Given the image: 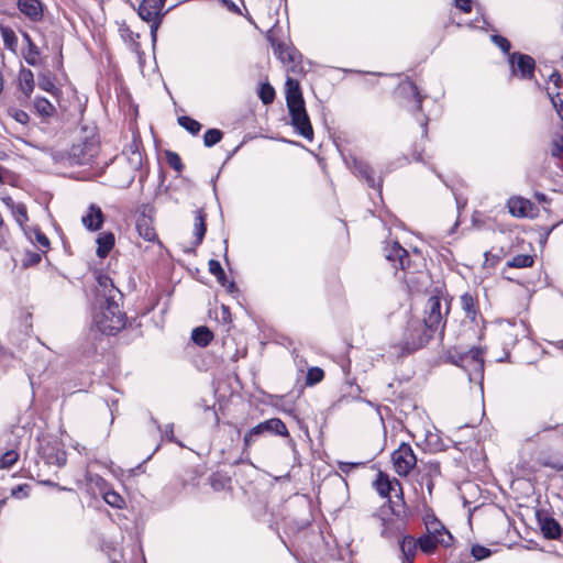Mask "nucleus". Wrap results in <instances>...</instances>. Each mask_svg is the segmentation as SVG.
Here are the masks:
<instances>
[{"label":"nucleus","instance_id":"nucleus-1","mask_svg":"<svg viewBox=\"0 0 563 563\" xmlns=\"http://www.w3.org/2000/svg\"><path fill=\"white\" fill-rule=\"evenodd\" d=\"M97 282L99 310L93 314V325L101 333L113 335L125 325L124 313L119 306L122 294L106 275H99Z\"/></svg>","mask_w":563,"mask_h":563},{"label":"nucleus","instance_id":"nucleus-2","mask_svg":"<svg viewBox=\"0 0 563 563\" xmlns=\"http://www.w3.org/2000/svg\"><path fill=\"white\" fill-rule=\"evenodd\" d=\"M443 313L439 297H430L426 305V317L423 321L415 320L408 324L404 338V350L408 353L423 347L432 338L433 333L442 327Z\"/></svg>","mask_w":563,"mask_h":563},{"label":"nucleus","instance_id":"nucleus-3","mask_svg":"<svg viewBox=\"0 0 563 563\" xmlns=\"http://www.w3.org/2000/svg\"><path fill=\"white\" fill-rule=\"evenodd\" d=\"M118 163L125 165V175L115 180V186L120 188H128L134 181L136 172L143 165L141 143L135 136H133L131 143L123 151L122 156L119 158Z\"/></svg>","mask_w":563,"mask_h":563},{"label":"nucleus","instance_id":"nucleus-4","mask_svg":"<svg viewBox=\"0 0 563 563\" xmlns=\"http://www.w3.org/2000/svg\"><path fill=\"white\" fill-rule=\"evenodd\" d=\"M456 364L467 373L470 380H477L483 377L484 358L481 349H471L462 354Z\"/></svg>","mask_w":563,"mask_h":563},{"label":"nucleus","instance_id":"nucleus-5","mask_svg":"<svg viewBox=\"0 0 563 563\" xmlns=\"http://www.w3.org/2000/svg\"><path fill=\"white\" fill-rule=\"evenodd\" d=\"M99 153V144L96 140H86L74 144L69 151V163L75 165L90 164Z\"/></svg>","mask_w":563,"mask_h":563},{"label":"nucleus","instance_id":"nucleus-6","mask_svg":"<svg viewBox=\"0 0 563 563\" xmlns=\"http://www.w3.org/2000/svg\"><path fill=\"white\" fill-rule=\"evenodd\" d=\"M395 472L399 476H408L413 467L417 465V457L412 448L402 443L391 455Z\"/></svg>","mask_w":563,"mask_h":563},{"label":"nucleus","instance_id":"nucleus-7","mask_svg":"<svg viewBox=\"0 0 563 563\" xmlns=\"http://www.w3.org/2000/svg\"><path fill=\"white\" fill-rule=\"evenodd\" d=\"M166 0H142L139 8V16L151 24V32L154 35L163 16V8Z\"/></svg>","mask_w":563,"mask_h":563},{"label":"nucleus","instance_id":"nucleus-8","mask_svg":"<svg viewBox=\"0 0 563 563\" xmlns=\"http://www.w3.org/2000/svg\"><path fill=\"white\" fill-rule=\"evenodd\" d=\"M274 53L278 57V59L283 64H289L287 67V71L292 73L294 75H299L303 73V67L300 62V55L298 52L287 46L284 43H273Z\"/></svg>","mask_w":563,"mask_h":563},{"label":"nucleus","instance_id":"nucleus-9","mask_svg":"<svg viewBox=\"0 0 563 563\" xmlns=\"http://www.w3.org/2000/svg\"><path fill=\"white\" fill-rule=\"evenodd\" d=\"M291 118V124L296 131L305 139L311 141L313 137V130L307 114L305 103L288 107Z\"/></svg>","mask_w":563,"mask_h":563},{"label":"nucleus","instance_id":"nucleus-10","mask_svg":"<svg viewBox=\"0 0 563 563\" xmlns=\"http://www.w3.org/2000/svg\"><path fill=\"white\" fill-rule=\"evenodd\" d=\"M384 255L396 269L405 271L410 266L408 252L398 242L388 243L384 247Z\"/></svg>","mask_w":563,"mask_h":563},{"label":"nucleus","instance_id":"nucleus-11","mask_svg":"<svg viewBox=\"0 0 563 563\" xmlns=\"http://www.w3.org/2000/svg\"><path fill=\"white\" fill-rule=\"evenodd\" d=\"M349 166L352 169L353 174L360 178H363L368 184L369 187L380 188L382 181H376L374 177V172L366 162L353 157L349 163Z\"/></svg>","mask_w":563,"mask_h":563},{"label":"nucleus","instance_id":"nucleus-12","mask_svg":"<svg viewBox=\"0 0 563 563\" xmlns=\"http://www.w3.org/2000/svg\"><path fill=\"white\" fill-rule=\"evenodd\" d=\"M509 62L514 69H515V67L518 68L522 78H527V79L532 78L533 73H534L536 62L531 56L526 55V54H520V53H514L510 56Z\"/></svg>","mask_w":563,"mask_h":563},{"label":"nucleus","instance_id":"nucleus-13","mask_svg":"<svg viewBox=\"0 0 563 563\" xmlns=\"http://www.w3.org/2000/svg\"><path fill=\"white\" fill-rule=\"evenodd\" d=\"M19 10L33 22L43 18V4L40 0H19Z\"/></svg>","mask_w":563,"mask_h":563},{"label":"nucleus","instance_id":"nucleus-14","mask_svg":"<svg viewBox=\"0 0 563 563\" xmlns=\"http://www.w3.org/2000/svg\"><path fill=\"white\" fill-rule=\"evenodd\" d=\"M374 485L378 494L383 497H387L391 492H396V489L400 496H402L400 483L397 479H389V477L382 472L378 474Z\"/></svg>","mask_w":563,"mask_h":563},{"label":"nucleus","instance_id":"nucleus-15","mask_svg":"<svg viewBox=\"0 0 563 563\" xmlns=\"http://www.w3.org/2000/svg\"><path fill=\"white\" fill-rule=\"evenodd\" d=\"M451 541L452 537H446L443 539L441 537H434L428 533L417 540L420 550L427 554L433 553L439 544L449 547Z\"/></svg>","mask_w":563,"mask_h":563},{"label":"nucleus","instance_id":"nucleus-16","mask_svg":"<svg viewBox=\"0 0 563 563\" xmlns=\"http://www.w3.org/2000/svg\"><path fill=\"white\" fill-rule=\"evenodd\" d=\"M136 230L139 235L145 241L159 243L156 231L153 227V220L150 217L145 214L140 216L136 220Z\"/></svg>","mask_w":563,"mask_h":563},{"label":"nucleus","instance_id":"nucleus-17","mask_svg":"<svg viewBox=\"0 0 563 563\" xmlns=\"http://www.w3.org/2000/svg\"><path fill=\"white\" fill-rule=\"evenodd\" d=\"M286 102L287 107L305 103L299 81L291 76L286 80Z\"/></svg>","mask_w":563,"mask_h":563},{"label":"nucleus","instance_id":"nucleus-18","mask_svg":"<svg viewBox=\"0 0 563 563\" xmlns=\"http://www.w3.org/2000/svg\"><path fill=\"white\" fill-rule=\"evenodd\" d=\"M82 224L90 231H96L103 223V214L99 207L91 205L88 212L81 219Z\"/></svg>","mask_w":563,"mask_h":563},{"label":"nucleus","instance_id":"nucleus-19","mask_svg":"<svg viewBox=\"0 0 563 563\" xmlns=\"http://www.w3.org/2000/svg\"><path fill=\"white\" fill-rule=\"evenodd\" d=\"M508 209L509 212L518 218L527 217L529 210L531 209V203L529 200L523 199L521 197H512L508 200Z\"/></svg>","mask_w":563,"mask_h":563},{"label":"nucleus","instance_id":"nucleus-20","mask_svg":"<svg viewBox=\"0 0 563 563\" xmlns=\"http://www.w3.org/2000/svg\"><path fill=\"white\" fill-rule=\"evenodd\" d=\"M399 547L402 555V563H412L417 547H419L417 540L410 536H406L400 541Z\"/></svg>","mask_w":563,"mask_h":563},{"label":"nucleus","instance_id":"nucleus-21","mask_svg":"<svg viewBox=\"0 0 563 563\" xmlns=\"http://www.w3.org/2000/svg\"><path fill=\"white\" fill-rule=\"evenodd\" d=\"M424 525L427 529V533L434 537H452L451 533L445 529V527L434 517L427 516L424 518Z\"/></svg>","mask_w":563,"mask_h":563},{"label":"nucleus","instance_id":"nucleus-22","mask_svg":"<svg viewBox=\"0 0 563 563\" xmlns=\"http://www.w3.org/2000/svg\"><path fill=\"white\" fill-rule=\"evenodd\" d=\"M19 87L26 98H30L34 89V75L32 70L22 68L19 73Z\"/></svg>","mask_w":563,"mask_h":563},{"label":"nucleus","instance_id":"nucleus-23","mask_svg":"<svg viewBox=\"0 0 563 563\" xmlns=\"http://www.w3.org/2000/svg\"><path fill=\"white\" fill-rule=\"evenodd\" d=\"M261 427L265 433H274L282 437L288 435L287 427L279 418H272L263 421L261 422Z\"/></svg>","mask_w":563,"mask_h":563},{"label":"nucleus","instance_id":"nucleus-24","mask_svg":"<svg viewBox=\"0 0 563 563\" xmlns=\"http://www.w3.org/2000/svg\"><path fill=\"white\" fill-rule=\"evenodd\" d=\"M541 530L545 538L558 539L561 537L562 529L559 522L553 518H544L541 521Z\"/></svg>","mask_w":563,"mask_h":563},{"label":"nucleus","instance_id":"nucleus-25","mask_svg":"<svg viewBox=\"0 0 563 563\" xmlns=\"http://www.w3.org/2000/svg\"><path fill=\"white\" fill-rule=\"evenodd\" d=\"M206 213L202 210H197L195 213L194 234L196 236V245H199L206 234Z\"/></svg>","mask_w":563,"mask_h":563},{"label":"nucleus","instance_id":"nucleus-26","mask_svg":"<svg viewBox=\"0 0 563 563\" xmlns=\"http://www.w3.org/2000/svg\"><path fill=\"white\" fill-rule=\"evenodd\" d=\"M97 255L101 258L106 257L114 245V235L106 233L97 239Z\"/></svg>","mask_w":563,"mask_h":563},{"label":"nucleus","instance_id":"nucleus-27","mask_svg":"<svg viewBox=\"0 0 563 563\" xmlns=\"http://www.w3.org/2000/svg\"><path fill=\"white\" fill-rule=\"evenodd\" d=\"M192 341L199 346H207L213 339L212 332L207 327H198L192 330Z\"/></svg>","mask_w":563,"mask_h":563},{"label":"nucleus","instance_id":"nucleus-28","mask_svg":"<svg viewBox=\"0 0 563 563\" xmlns=\"http://www.w3.org/2000/svg\"><path fill=\"white\" fill-rule=\"evenodd\" d=\"M461 306L464 310L466 317L472 321L475 320L477 316L476 301L472 294L466 292L461 296Z\"/></svg>","mask_w":563,"mask_h":563},{"label":"nucleus","instance_id":"nucleus-29","mask_svg":"<svg viewBox=\"0 0 563 563\" xmlns=\"http://www.w3.org/2000/svg\"><path fill=\"white\" fill-rule=\"evenodd\" d=\"M34 109L36 113L43 118L52 117L56 109L55 107L45 98L36 97L34 100Z\"/></svg>","mask_w":563,"mask_h":563},{"label":"nucleus","instance_id":"nucleus-30","mask_svg":"<svg viewBox=\"0 0 563 563\" xmlns=\"http://www.w3.org/2000/svg\"><path fill=\"white\" fill-rule=\"evenodd\" d=\"M400 91L406 95H410L413 98L416 108L421 109L422 97L419 93L418 87L412 81H407L400 85Z\"/></svg>","mask_w":563,"mask_h":563},{"label":"nucleus","instance_id":"nucleus-31","mask_svg":"<svg viewBox=\"0 0 563 563\" xmlns=\"http://www.w3.org/2000/svg\"><path fill=\"white\" fill-rule=\"evenodd\" d=\"M534 263L533 256L528 254H519L514 256L507 262V266L510 268H526L531 267Z\"/></svg>","mask_w":563,"mask_h":563},{"label":"nucleus","instance_id":"nucleus-32","mask_svg":"<svg viewBox=\"0 0 563 563\" xmlns=\"http://www.w3.org/2000/svg\"><path fill=\"white\" fill-rule=\"evenodd\" d=\"M101 495L104 501L111 507L121 509L125 504L123 497L119 493L111 490L109 488L106 489Z\"/></svg>","mask_w":563,"mask_h":563},{"label":"nucleus","instance_id":"nucleus-33","mask_svg":"<svg viewBox=\"0 0 563 563\" xmlns=\"http://www.w3.org/2000/svg\"><path fill=\"white\" fill-rule=\"evenodd\" d=\"M23 57L31 66H37L40 64V51L33 42H30V46L23 52Z\"/></svg>","mask_w":563,"mask_h":563},{"label":"nucleus","instance_id":"nucleus-34","mask_svg":"<svg viewBox=\"0 0 563 563\" xmlns=\"http://www.w3.org/2000/svg\"><path fill=\"white\" fill-rule=\"evenodd\" d=\"M1 37L3 40V44L7 48L11 51H15L18 44V37L14 31L10 27H1Z\"/></svg>","mask_w":563,"mask_h":563},{"label":"nucleus","instance_id":"nucleus-35","mask_svg":"<svg viewBox=\"0 0 563 563\" xmlns=\"http://www.w3.org/2000/svg\"><path fill=\"white\" fill-rule=\"evenodd\" d=\"M38 87L52 95H57V92L59 91L53 82L51 76L46 73H41L38 75Z\"/></svg>","mask_w":563,"mask_h":563},{"label":"nucleus","instance_id":"nucleus-36","mask_svg":"<svg viewBox=\"0 0 563 563\" xmlns=\"http://www.w3.org/2000/svg\"><path fill=\"white\" fill-rule=\"evenodd\" d=\"M178 123L194 135L198 134L201 129V124L197 120L186 115L179 117Z\"/></svg>","mask_w":563,"mask_h":563},{"label":"nucleus","instance_id":"nucleus-37","mask_svg":"<svg viewBox=\"0 0 563 563\" xmlns=\"http://www.w3.org/2000/svg\"><path fill=\"white\" fill-rule=\"evenodd\" d=\"M11 213L20 227L29 220L26 207L22 202H18V205L11 210Z\"/></svg>","mask_w":563,"mask_h":563},{"label":"nucleus","instance_id":"nucleus-38","mask_svg":"<svg viewBox=\"0 0 563 563\" xmlns=\"http://www.w3.org/2000/svg\"><path fill=\"white\" fill-rule=\"evenodd\" d=\"M324 377V372L320 367H311L306 375V385L313 386L320 383Z\"/></svg>","mask_w":563,"mask_h":563},{"label":"nucleus","instance_id":"nucleus-39","mask_svg":"<svg viewBox=\"0 0 563 563\" xmlns=\"http://www.w3.org/2000/svg\"><path fill=\"white\" fill-rule=\"evenodd\" d=\"M258 97L264 104H271L275 99V90L269 84H262Z\"/></svg>","mask_w":563,"mask_h":563},{"label":"nucleus","instance_id":"nucleus-40","mask_svg":"<svg viewBox=\"0 0 563 563\" xmlns=\"http://www.w3.org/2000/svg\"><path fill=\"white\" fill-rule=\"evenodd\" d=\"M266 434L265 431L262 429L261 423L253 427L245 435H244V445L245 448L251 446L258 437H262Z\"/></svg>","mask_w":563,"mask_h":563},{"label":"nucleus","instance_id":"nucleus-41","mask_svg":"<svg viewBox=\"0 0 563 563\" xmlns=\"http://www.w3.org/2000/svg\"><path fill=\"white\" fill-rule=\"evenodd\" d=\"M222 139V132L218 129H210L203 135V144L211 147L219 143Z\"/></svg>","mask_w":563,"mask_h":563},{"label":"nucleus","instance_id":"nucleus-42","mask_svg":"<svg viewBox=\"0 0 563 563\" xmlns=\"http://www.w3.org/2000/svg\"><path fill=\"white\" fill-rule=\"evenodd\" d=\"M19 459V453L14 450L7 451L0 459V466L2 468L12 467Z\"/></svg>","mask_w":563,"mask_h":563},{"label":"nucleus","instance_id":"nucleus-43","mask_svg":"<svg viewBox=\"0 0 563 563\" xmlns=\"http://www.w3.org/2000/svg\"><path fill=\"white\" fill-rule=\"evenodd\" d=\"M563 153V135L558 134L552 139L551 142V155L555 158H560Z\"/></svg>","mask_w":563,"mask_h":563},{"label":"nucleus","instance_id":"nucleus-44","mask_svg":"<svg viewBox=\"0 0 563 563\" xmlns=\"http://www.w3.org/2000/svg\"><path fill=\"white\" fill-rule=\"evenodd\" d=\"M87 478L91 486L93 485L98 488L99 494H102L106 489H108V484L101 476L96 474H88Z\"/></svg>","mask_w":563,"mask_h":563},{"label":"nucleus","instance_id":"nucleus-45","mask_svg":"<svg viewBox=\"0 0 563 563\" xmlns=\"http://www.w3.org/2000/svg\"><path fill=\"white\" fill-rule=\"evenodd\" d=\"M9 113L16 122L21 124H26L30 120L29 114L20 109H11Z\"/></svg>","mask_w":563,"mask_h":563},{"label":"nucleus","instance_id":"nucleus-46","mask_svg":"<svg viewBox=\"0 0 563 563\" xmlns=\"http://www.w3.org/2000/svg\"><path fill=\"white\" fill-rule=\"evenodd\" d=\"M490 553L489 549L482 545H474L472 548V555L478 561L488 558Z\"/></svg>","mask_w":563,"mask_h":563},{"label":"nucleus","instance_id":"nucleus-47","mask_svg":"<svg viewBox=\"0 0 563 563\" xmlns=\"http://www.w3.org/2000/svg\"><path fill=\"white\" fill-rule=\"evenodd\" d=\"M551 101L559 117L563 120V93H555L554 96L551 97Z\"/></svg>","mask_w":563,"mask_h":563},{"label":"nucleus","instance_id":"nucleus-48","mask_svg":"<svg viewBox=\"0 0 563 563\" xmlns=\"http://www.w3.org/2000/svg\"><path fill=\"white\" fill-rule=\"evenodd\" d=\"M167 162L170 167H173L175 170L180 172L183 168V163L178 154L176 153H168L167 154Z\"/></svg>","mask_w":563,"mask_h":563},{"label":"nucleus","instance_id":"nucleus-49","mask_svg":"<svg viewBox=\"0 0 563 563\" xmlns=\"http://www.w3.org/2000/svg\"><path fill=\"white\" fill-rule=\"evenodd\" d=\"M494 43L500 47V49L505 53H508L510 49V43L506 37H503L500 35H494L493 36Z\"/></svg>","mask_w":563,"mask_h":563},{"label":"nucleus","instance_id":"nucleus-50","mask_svg":"<svg viewBox=\"0 0 563 563\" xmlns=\"http://www.w3.org/2000/svg\"><path fill=\"white\" fill-rule=\"evenodd\" d=\"M208 268L213 276L221 275L223 272L221 264L217 260H210L208 262Z\"/></svg>","mask_w":563,"mask_h":563},{"label":"nucleus","instance_id":"nucleus-51","mask_svg":"<svg viewBox=\"0 0 563 563\" xmlns=\"http://www.w3.org/2000/svg\"><path fill=\"white\" fill-rule=\"evenodd\" d=\"M216 278H217L218 283L221 284L222 286L227 287L230 292L234 291L235 284L233 282L228 283L224 271L222 272L221 275H217Z\"/></svg>","mask_w":563,"mask_h":563},{"label":"nucleus","instance_id":"nucleus-52","mask_svg":"<svg viewBox=\"0 0 563 563\" xmlns=\"http://www.w3.org/2000/svg\"><path fill=\"white\" fill-rule=\"evenodd\" d=\"M456 7L464 12H471L472 3L471 0H455Z\"/></svg>","mask_w":563,"mask_h":563},{"label":"nucleus","instance_id":"nucleus-53","mask_svg":"<svg viewBox=\"0 0 563 563\" xmlns=\"http://www.w3.org/2000/svg\"><path fill=\"white\" fill-rule=\"evenodd\" d=\"M163 434L169 441L176 442V440L174 438V424L173 423L165 426V429L163 430Z\"/></svg>","mask_w":563,"mask_h":563},{"label":"nucleus","instance_id":"nucleus-54","mask_svg":"<svg viewBox=\"0 0 563 563\" xmlns=\"http://www.w3.org/2000/svg\"><path fill=\"white\" fill-rule=\"evenodd\" d=\"M221 3L231 12L238 13L240 12L239 7L235 4L233 0H220Z\"/></svg>","mask_w":563,"mask_h":563},{"label":"nucleus","instance_id":"nucleus-55","mask_svg":"<svg viewBox=\"0 0 563 563\" xmlns=\"http://www.w3.org/2000/svg\"><path fill=\"white\" fill-rule=\"evenodd\" d=\"M3 203L10 209V211L18 205L10 196L2 198Z\"/></svg>","mask_w":563,"mask_h":563},{"label":"nucleus","instance_id":"nucleus-56","mask_svg":"<svg viewBox=\"0 0 563 563\" xmlns=\"http://www.w3.org/2000/svg\"><path fill=\"white\" fill-rule=\"evenodd\" d=\"M550 80L553 81L555 86H559L562 80V76L559 71H553L550 76Z\"/></svg>","mask_w":563,"mask_h":563},{"label":"nucleus","instance_id":"nucleus-57","mask_svg":"<svg viewBox=\"0 0 563 563\" xmlns=\"http://www.w3.org/2000/svg\"><path fill=\"white\" fill-rule=\"evenodd\" d=\"M360 463H343V462H340V470L342 472H346L349 467H354V466H358Z\"/></svg>","mask_w":563,"mask_h":563},{"label":"nucleus","instance_id":"nucleus-58","mask_svg":"<svg viewBox=\"0 0 563 563\" xmlns=\"http://www.w3.org/2000/svg\"><path fill=\"white\" fill-rule=\"evenodd\" d=\"M5 174L7 170L2 166H0V184L5 183Z\"/></svg>","mask_w":563,"mask_h":563},{"label":"nucleus","instance_id":"nucleus-59","mask_svg":"<svg viewBox=\"0 0 563 563\" xmlns=\"http://www.w3.org/2000/svg\"><path fill=\"white\" fill-rule=\"evenodd\" d=\"M23 489L22 485H19L18 487L12 489V496H18L19 493H21Z\"/></svg>","mask_w":563,"mask_h":563},{"label":"nucleus","instance_id":"nucleus-60","mask_svg":"<svg viewBox=\"0 0 563 563\" xmlns=\"http://www.w3.org/2000/svg\"><path fill=\"white\" fill-rule=\"evenodd\" d=\"M23 40L25 41L27 47L30 46V42H33L27 33H23Z\"/></svg>","mask_w":563,"mask_h":563},{"label":"nucleus","instance_id":"nucleus-61","mask_svg":"<svg viewBox=\"0 0 563 563\" xmlns=\"http://www.w3.org/2000/svg\"><path fill=\"white\" fill-rule=\"evenodd\" d=\"M38 242L42 244V245H48V239L46 236H40L38 238Z\"/></svg>","mask_w":563,"mask_h":563},{"label":"nucleus","instance_id":"nucleus-62","mask_svg":"<svg viewBox=\"0 0 563 563\" xmlns=\"http://www.w3.org/2000/svg\"><path fill=\"white\" fill-rule=\"evenodd\" d=\"M125 175V165L122 166V170L121 173L114 178V181L120 178V177H123Z\"/></svg>","mask_w":563,"mask_h":563},{"label":"nucleus","instance_id":"nucleus-63","mask_svg":"<svg viewBox=\"0 0 563 563\" xmlns=\"http://www.w3.org/2000/svg\"><path fill=\"white\" fill-rule=\"evenodd\" d=\"M554 427H551V426H543L541 431H547V430H551L553 429Z\"/></svg>","mask_w":563,"mask_h":563},{"label":"nucleus","instance_id":"nucleus-64","mask_svg":"<svg viewBox=\"0 0 563 563\" xmlns=\"http://www.w3.org/2000/svg\"><path fill=\"white\" fill-rule=\"evenodd\" d=\"M419 334H420L419 332H415V333H413V339H416V340H417V339L419 338Z\"/></svg>","mask_w":563,"mask_h":563}]
</instances>
